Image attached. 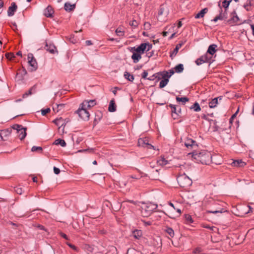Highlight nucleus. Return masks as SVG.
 I'll use <instances>...</instances> for the list:
<instances>
[{
	"instance_id": "f257e3e1",
	"label": "nucleus",
	"mask_w": 254,
	"mask_h": 254,
	"mask_svg": "<svg viewBox=\"0 0 254 254\" xmlns=\"http://www.w3.org/2000/svg\"><path fill=\"white\" fill-rule=\"evenodd\" d=\"M191 155L192 158L197 162L202 164H209L211 161V154L206 150H192L189 155Z\"/></svg>"
},
{
	"instance_id": "f03ea898",
	"label": "nucleus",
	"mask_w": 254,
	"mask_h": 254,
	"mask_svg": "<svg viewBox=\"0 0 254 254\" xmlns=\"http://www.w3.org/2000/svg\"><path fill=\"white\" fill-rule=\"evenodd\" d=\"M174 71L173 69L169 71H163L156 73L151 76L148 77V80H153L156 78L161 79L159 83V87L162 88L164 87L168 83L169 78L174 74Z\"/></svg>"
},
{
	"instance_id": "7ed1b4c3",
	"label": "nucleus",
	"mask_w": 254,
	"mask_h": 254,
	"mask_svg": "<svg viewBox=\"0 0 254 254\" xmlns=\"http://www.w3.org/2000/svg\"><path fill=\"white\" fill-rule=\"evenodd\" d=\"M157 208V205L148 203L143 204L141 207V214L143 217H148Z\"/></svg>"
},
{
	"instance_id": "20e7f679",
	"label": "nucleus",
	"mask_w": 254,
	"mask_h": 254,
	"mask_svg": "<svg viewBox=\"0 0 254 254\" xmlns=\"http://www.w3.org/2000/svg\"><path fill=\"white\" fill-rule=\"evenodd\" d=\"M179 185L182 188H187L191 186V180L185 173L180 174L177 178Z\"/></svg>"
},
{
	"instance_id": "39448f33",
	"label": "nucleus",
	"mask_w": 254,
	"mask_h": 254,
	"mask_svg": "<svg viewBox=\"0 0 254 254\" xmlns=\"http://www.w3.org/2000/svg\"><path fill=\"white\" fill-rule=\"evenodd\" d=\"M152 47V45L151 44L149 43H144L141 44L137 47H132L131 49L133 52L139 53V54L141 55V54H143L145 52H147L151 50Z\"/></svg>"
},
{
	"instance_id": "423d86ee",
	"label": "nucleus",
	"mask_w": 254,
	"mask_h": 254,
	"mask_svg": "<svg viewBox=\"0 0 254 254\" xmlns=\"http://www.w3.org/2000/svg\"><path fill=\"white\" fill-rule=\"evenodd\" d=\"M76 113L78 115L81 119L84 121H88L90 117V114L85 108H82L81 105L78 109L76 111Z\"/></svg>"
},
{
	"instance_id": "0eeeda50",
	"label": "nucleus",
	"mask_w": 254,
	"mask_h": 254,
	"mask_svg": "<svg viewBox=\"0 0 254 254\" xmlns=\"http://www.w3.org/2000/svg\"><path fill=\"white\" fill-rule=\"evenodd\" d=\"M138 144L140 146L148 149H155V147L149 143V139L147 137L139 138L138 140Z\"/></svg>"
},
{
	"instance_id": "6e6552de",
	"label": "nucleus",
	"mask_w": 254,
	"mask_h": 254,
	"mask_svg": "<svg viewBox=\"0 0 254 254\" xmlns=\"http://www.w3.org/2000/svg\"><path fill=\"white\" fill-rule=\"evenodd\" d=\"M28 64L31 67V70H35L37 68L38 64L32 54H28Z\"/></svg>"
},
{
	"instance_id": "1a4fd4ad",
	"label": "nucleus",
	"mask_w": 254,
	"mask_h": 254,
	"mask_svg": "<svg viewBox=\"0 0 254 254\" xmlns=\"http://www.w3.org/2000/svg\"><path fill=\"white\" fill-rule=\"evenodd\" d=\"M184 144L188 148L192 149L195 150L197 148L198 145L195 141L192 139H187L184 143Z\"/></svg>"
},
{
	"instance_id": "9d476101",
	"label": "nucleus",
	"mask_w": 254,
	"mask_h": 254,
	"mask_svg": "<svg viewBox=\"0 0 254 254\" xmlns=\"http://www.w3.org/2000/svg\"><path fill=\"white\" fill-rule=\"evenodd\" d=\"M95 100H84L80 105L82 108H85L86 109H90L96 105Z\"/></svg>"
},
{
	"instance_id": "9b49d317",
	"label": "nucleus",
	"mask_w": 254,
	"mask_h": 254,
	"mask_svg": "<svg viewBox=\"0 0 254 254\" xmlns=\"http://www.w3.org/2000/svg\"><path fill=\"white\" fill-rule=\"evenodd\" d=\"M210 57L208 58L207 54L201 56L199 58L195 61V63L199 65L204 63H208L210 59Z\"/></svg>"
},
{
	"instance_id": "f8f14e48",
	"label": "nucleus",
	"mask_w": 254,
	"mask_h": 254,
	"mask_svg": "<svg viewBox=\"0 0 254 254\" xmlns=\"http://www.w3.org/2000/svg\"><path fill=\"white\" fill-rule=\"evenodd\" d=\"M54 10L51 5H48L44 10V14L47 17H53Z\"/></svg>"
},
{
	"instance_id": "ddd939ff",
	"label": "nucleus",
	"mask_w": 254,
	"mask_h": 254,
	"mask_svg": "<svg viewBox=\"0 0 254 254\" xmlns=\"http://www.w3.org/2000/svg\"><path fill=\"white\" fill-rule=\"evenodd\" d=\"M17 8L16 3L14 2H12L11 5L8 7L7 10V15L8 16H12L14 14Z\"/></svg>"
},
{
	"instance_id": "4468645a",
	"label": "nucleus",
	"mask_w": 254,
	"mask_h": 254,
	"mask_svg": "<svg viewBox=\"0 0 254 254\" xmlns=\"http://www.w3.org/2000/svg\"><path fill=\"white\" fill-rule=\"evenodd\" d=\"M231 1V0H224L222 2V5L221 4L220 1H219L218 5L220 8V11H221V10H222V7H223L225 9L224 11H226L227 12V9L228 8Z\"/></svg>"
},
{
	"instance_id": "2eb2a0df",
	"label": "nucleus",
	"mask_w": 254,
	"mask_h": 254,
	"mask_svg": "<svg viewBox=\"0 0 254 254\" xmlns=\"http://www.w3.org/2000/svg\"><path fill=\"white\" fill-rule=\"evenodd\" d=\"M37 90V86L36 85H33L31 88L29 89V90L24 93L22 95V97L23 98H26L29 95H32V94L35 93Z\"/></svg>"
},
{
	"instance_id": "dca6fc26",
	"label": "nucleus",
	"mask_w": 254,
	"mask_h": 254,
	"mask_svg": "<svg viewBox=\"0 0 254 254\" xmlns=\"http://www.w3.org/2000/svg\"><path fill=\"white\" fill-rule=\"evenodd\" d=\"M227 18V12L226 11H223L221 10V11H220V13L218 15L216 16L212 21L214 22H216L218 20H224Z\"/></svg>"
},
{
	"instance_id": "f3484780",
	"label": "nucleus",
	"mask_w": 254,
	"mask_h": 254,
	"mask_svg": "<svg viewBox=\"0 0 254 254\" xmlns=\"http://www.w3.org/2000/svg\"><path fill=\"white\" fill-rule=\"evenodd\" d=\"M130 51L132 53V55L131 56V59H132L134 63H137L138 61L141 59V55L135 52H133L131 49Z\"/></svg>"
},
{
	"instance_id": "a211bd4d",
	"label": "nucleus",
	"mask_w": 254,
	"mask_h": 254,
	"mask_svg": "<svg viewBox=\"0 0 254 254\" xmlns=\"http://www.w3.org/2000/svg\"><path fill=\"white\" fill-rule=\"evenodd\" d=\"M65 105V104H54L53 105V111L55 113H58L64 109Z\"/></svg>"
},
{
	"instance_id": "6ab92c4d",
	"label": "nucleus",
	"mask_w": 254,
	"mask_h": 254,
	"mask_svg": "<svg viewBox=\"0 0 254 254\" xmlns=\"http://www.w3.org/2000/svg\"><path fill=\"white\" fill-rule=\"evenodd\" d=\"M231 165L234 167H243L246 165V163L242 160H234Z\"/></svg>"
},
{
	"instance_id": "aec40b11",
	"label": "nucleus",
	"mask_w": 254,
	"mask_h": 254,
	"mask_svg": "<svg viewBox=\"0 0 254 254\" xmlns=\"http://www.w3.org/2000/svg\"><path fill=\"white\" fill-rule=\"evenodd\" d=\"M11 130L10 129H5L0 131V136L1 139L4 140V137L9 136L11 133Z\"/></svg>"
},
{
	"instance_id": "412c9836",
	"label": "nucleus",
	"mask_w": 254,
	"mask_h": 254,
	"mask_svg": "<svg viewBox=\"0 0 254 254\" xmlns=\"http://www.w3.org/2000/svg\"><path fill=\"white\" fill-rule=\"evenodd\" d=\"M169 161H170L165 158L164 156H161L160 158L157 160V163L160 166H163L169 164Z\"/></svg>"
},
{
	"instance_id": "4be33fe9",
	"label": "nucleus",
	"mask_w": 254,
	"mask_h": 254,
	"mask_svg": "<svg viewBox=\"0 0 254 254\" xmlns=\"http://www.w3.org/2000/svg\"><path fill=\"white\" fill-rule=\"evenodd\" d=\"M217 48V45L215 44H212L210 45L207 50V53L211 55H213L215 54V53L216 52V48Z\"/></svg>"
},
{
	"instance_id": "5701e85b",
	"label": "nucleus",
	"mask_w": 254,
	"mask_h": 254,
	"mask_svg": "<svg viewBox=\"0 0 254 254\" xmlns=\"http://www.w3.org/2000/svg\"><path fill=\"white\" fill-rule=\"evenodd\" d=\"M164 231L167 234V237L170 238H173L174 236V230L170 227H166L164 229Z\"/></svg>"
},
{
	"instance_id": "b1692460",
	"label": "nucleus",
	"mask_w": 254,
	"mask_h": 254,
	"mask_svg": "<svg viewBox=\"0 0 254 254\" xmlns=\"http://www.w3.org/2000/svg\"><path fill=\"white\" fill-rule=\"evenodd\" d=\"M64 8L66 11H71L73 10L75 8V4H72L69 2H65L64 5Z\"/></svg>"
},
{
	"instance_id": "393cba45",
	"label": "nucleus",
	"mask_w": 254,
	"mask_h": 254,
	"mask_svg": "<svg viewBox=\"0 0 254 254\" xmlns=\"http://www.w3.org/2000/svg\"><path fill=\"white\" fill-rule=\"evenodd\" d=\"M208 11V9L207 8H204L201 10L198 13H197L194 17L195 19H198L200 18H202L204 17L205 13H206Z\"/></svg>"
},
{
	"instance_id": "a878e982",
	"label": "nucleus",
	"mask_w": 254,
	"mask_h": 254,
	"mask_svg": "<svg viewBox=\"0 0 254 254\" xmlns=\"http://www.w3.org/2000/svg\"><path fill=\"white\" fill-rule=\"evenodd\" d=\"M108 110L110 112H113L116 110V105L114 99L111 100L110 102V104L108 107Z\"/></svg>"
},
{
	"instance_id": "bb28decb",
	"label": "nucleus",
	"mask_w": 254,
	"mask_h": 254,
	"mask_svg": "<svg viewBox=\"0 0 254 254\" xmlns=\"http://www.w3.org/2000/svg\"><path fill=\"white\" fill-rule=\"evenodd\" d=\"M218 99L221 100V97H218L212 99V100L210 102H209V107L210 108H215V107H216L217 105L218 104Z\"/></svg>"
},
{
	"instance_id": "cd10ccee",
	"label": "nucleus",
	"mask_w": 254,
	"mask_h": 254,
	"mask_svg": "<svg viewBox=\"0 0 254 254\" xmlns=\"http://www.w3.org/2000/svg\"><path fill=\"white\" fill-rule=\"evenodd\" d=\"M132 235L135 239H139L142 235V233L141 230L136 229L132 231Z\"/></svg>"
},
{
	"instance_id": "c85d7f7f",
	"label": "nucleus",
	"mask_w": 254,
	"mask_h": 254,
	"mask_svg": "<svg viewBox=\"0 0 254 254\" xmlns=\"http://www.w3.org/2000/svg\"><path fill=\"white\" fill-rule=\"evenodd\" d=\"M46 47V50L52 54H54L56 52H57L56 47L53 44H50L49 45L47 44Z\"/></svg>"
},
{
	"instance_id": "c756f323",
	"label": "nucleus",
	"mask_w": 254,
	"mask_h": 254,
	"mask_svg": "<svg viewBox=\"0 0 254 254\" xmlns=\"http://www.w3.org/2000/svg\"><path fill=\"white\" fill-rule=\"evenodd\" d=\"M176 100L178 102L181 103L182 105H185L187 102L189 101V98L186 97H177Z\"/></svg>"
},
{
	"instance_id": "7c9ffc66",
	"label": "nucleus",
	"mask_w": 254,
	"mask_h": 254,
	"mask_svg": "<svg viewBox=\"0 0 254 254\" xmlns=\"http://www.w3.org/2000/svg\"><path fill=\"white\" fill-rule=\"evenodd\" d=\"M18 136L20 140L23 139L26 135V128H23L20 130V131H18Z\"/></svg>"
},
{
	"instance_id": "2f4dec72",
	"label": "nucleus",
	"mask_w": 254,
	"mask_h": 254,
	"mask_svg": "<svg viewBox=\"0 0 254 254\" xmlns=\"http://www.w3.org/2000/svg\"><path fill=\"white\" fill-rule=\"evenodd\" d=\"M190 109L194 111V112H199L201 110V108L199 106V104L195 102L191 107H190Z\"/></svg>"
},
{
	"instance_id": "473e14b6",
	"label": "nucleus",
	"mask_w": 254,
	"mask_h": 254,
	"mask_svg": "<svg viewBox=\"0 0 254 254\" xmlns=\"http://www.w3.org/2000/svg\"><path fill=\"white\" fill-rule=\"evenodd\" d=\"M253 0H248L246 3L244 4V7L247 10L250 11L251 10V7L254 5L252 2Z\"/></svg>"
},
{
	"instance_id": "72a5a7b5",
	"label": "nucleus",
	"mask_w": 254,
	"mask_h": 254,
	"mask_svg": "<svg viewBox=\"0 0 254 254\" xmlns=\"http://www.w3.org/2000/svg\"><path fill=\"white\" fill-rule=\"evenodd\" d=\"M116 34L120 37H123L124 36L125 32L123 28L120 26L116 30Z\"/></svg>"
},
{
	"instance_id": "f704fd0d",
	"label": "nucleus",
	"mask_w": 254,
	"mask_h": 254,
	"mask_svg": "<svg viewBox=\"0 0 254 254\" xmlns=\"http://www.w3.org/2000/svg\"><path fill=\"white\" fill-rule=\"evenodd\" d=\"M55 145H60L62 147H64L66 145V143L64 139H56L54 143Z\"/></svg>"
},
{
	"instance_id": "c9c22d12",
	"label": "nucleus",
	"mask_w": 254,
	"mask_h": 254,
	"mask_svg": "<svg viewBox=\"0 0 254 254\" xmlns=\"http://www.w3.org/2000/svg\"><path fill=\"white\" fill-rule=\"evenodd\" d=\"M53 122L57 126L60 127H62L64 124V122L62 118L55 120Z\"/></svg>"
},
{
	"instance_id": "e433bc0d",
	"label": "nucleus",
	"mask_w": 254,
	"mask_h": 254,
	"mask_svg": "<svg viewBox=\"0 0 254 254\" xmlns=\"http://www.w3.org/2000/svg\"><path fill=\"white\" fill-rule=\"evenodd\" d=\"M124 76L125 78L127 79L128 80L130 81H133L134 80V76L133 75L130 74L129 72L126 71L124 73Z\"/></svg>"
},
{
	"instance_id": "4c0bfd02",
	"label": "nucleus",
	"mask_w": 254,
	"mask_h": 254,
	"mask_svg": "<svg viewBox=\"0 0 254 254\" xmlns=\"http://www.w3.org/2000/svg\"><path fill=\"white\" fill-rule=\"evenodd\" d=\"M184 65L182 64H179L176 65V73H181L184 70Z\"/></svg>"
},
{
	"instance_id": "58836bf2",
	"label": "nucleus",
	"mask_w": 254,
	"mask_h": 254,
	"mask_svg": "<svg viewBox=\"0 0 254 254\" xmlns=\"http://www.w3.org/2000/svg\"><path fill=\"white\" fill-rule=\"evenodd\" d=\"M185 222L187 224H191L192 223L193 221L191 218V216L189 214H186L185 215Z\"/></svg>"
},
{
	"instance_id": "ea45409f",
	"label": "nucleus",
	"mask_w": 254,
	"mask_h": 254,
	"mask_svg": "<svg viewBox=\"0 0 254 254\" xmlns=\"http://www.w3.org/2000/svg\"><path fill=\"white\" fill-rule=\"evenodd\" d=\"M102 117V115L101 112L97 113L94 119V123H98L100 121Z\"/></svg>"
},
{
	"instance_id": "a19ab883",
	"label": "nucleus",
	"mask_w": 254,
	"mask_h": 254,
	"mask_svg": "<svg viewBox=\"0 0 254 254\" xmlns=\"http://www.w3.org/2000/svg\"><path fill=\"white\" fill-rule=\"evenodd\" d=\"M6 58L8 59L9 60H13L15 58V56L13 53H6L5 54Z\"/></svg>"
},
{
	"instance_id": "79ce46f5",
	"label": "nucleus",
	"mask_w": 254,
	"mask_h": 254,
	"mask_svg": "<svg viewBox=\"0 0 254 254\" xmlns=\"http://www.w3.org/2000/svg\"><path fill=\"white\" fill-rule=\"evenodd\" d=\"M233 16L231 18V20L233 21L234 22H237L239 20V17L237 15V13L236 12H234L233 13Z\"/></svg>"
},
{
	"instance_id": "37998d69",
	"label": "nucleus",
	"mask_w": 254,
	"mask_h": 254,
	"mask_svg": "<svg viewBox=\"0 0 254 254\" xmlns=\"http://www.w3.org/2000/svg\"><path fill=\"white\" fill-rule=\"evenodd\" d=\"M43 150L42 148L41 147H40V146H34L32 147L31 148V151L32 152H35V151H42Z\"/></svg>"
},
{
	"instance_id": "c03bdc74",
	"label": "nucleus",
	"mask_w": 254,
	"mask_h": 254,
	"mask_svg": "<svg viewBox=\"0 0 254 254\" xmlns=\"http://www.w3.org/2000/svg\"><path fill=\"white\" fill-rule=\"evenodd\" d=\"M184 42L183 41H180L179 44H178L176 46V55L178 53V50L184 45Z\"/></svg>"
},
{
	"instance_id": "a18cd8bd",
	"label": "nucleus",
	"mask_w": 254,
	"mask_h": 254,
	"mask_svg": "<svg viewBox=\"0 0 254 254\" xmlns=\"http://www.w3.org/2000/svg\"><path fill=\"white\" fill-rule=\"evenodd\" d=\"M119 186L121 188H124L127 186V181H121L119 182Z\"/></svg>"
},
{
	"instance_id": "49530a36",
	"label": "nucleus",
	"mask_w": 254,
	"mask_h": 254,
	"mask_svg": "<svg viewBox=\"0 0 254 254\" xmlns=\"http://www.w3.org/2000/svg\"><path fill=\"white\" fill-rule=\"evenodd\" d=\"M13 128L14 129H16L17 130V132H18V131H20V130H21V129L23 128V127H22V126H21V125H15L13 126Z\"/></svg>"
},
{
	"instance_id": "de8ad7c7",
	"label": "nucleus",
	"mask_w": 254,
	"mask_h": 254,
	"mask_svg": "<svg viewBox=\"0 0 254 254\" xmlns=\"http://www.w3.org/2000/svg\"><path fill=\"white\" fill-rule=\"evenodd\" d=\"M201 253V248H200L199 247L195 248L193 250V253L194 254H203V253Z\"/></svg>"
},
{
	"instance_id": "09e8293b",
	"label": "nucleus",
	"mask_w": 254,
	"mask_h": 254,
	"mask_svg": "<svg viewBox=\"0 0 254 254\" xmlns=\"http://www.w3.org/2000/svg\"><path fill=\"white\" fill-rule=\"evenodd\" d=\"M50 112V109L49 108H47L45 109H43L41 110V113L43 116H45L47 114L49 113Z\"/></svg>"
},
{
	"instance_id": "8fccbe9b",
	"label": "nucleus",
	"mask_w": 254,
	"mask_h": 254,
	"mask_svg": "<svg viewBox=\"0 0 254 254\" xmlns=\"http://www.w3.org/2000/svg\"><path fill=\"white\" fill-rule=\"evenodd\" d=\"M144 29L146 30H148L150 29L151 24L149 22H145L144 24Z\"/></svg>"
},
{
	"instance_id": "3c124183",
	"label": "nucleus",
	"mask_w": 254,
	"mask_h": 254,
	"mask_svg": "<svg viewBox=\"0 0 254 254\" xmlns=\"http://www.w3.org/2000/svg\"><path fill=\"white\" fill-rule=\"evenodd\" d=\"M129 25L131 26L136 27L138 25V22H137L136 20H132L129 23Z\"/></svg>"
},
{
	"instance_id": "603ef678",
	"label": "nucleus",
	"mask_w": 254,
	"mask_h": 254,
	"mask_svg": "<svg viewBox=\"0 0 254 254\" xmlns=\"http://www.w3.org/2000/svg\"><path fill=\"white\" fill-rule=\"evenodd\" d=\"M141 221L145 226H150L152 224V222L150 221H146L144 220H142Z\"/></svg>"
},
{
	"instance_id": "864d4df0",
	"label": "nucleus",
	"mask_w": 254,
	"mask_h": 254,
	"mask_svg": "<svg viewBox=\"0 0 254 254\" xmlns=\"http://www.w3.org/2000/svg\"><path fill=\"white\" fill-rule=\"evenodd\" d=\"M147 75H148V72L144 70L143 72V73H142V75H141L142 78H143L144 79H148V78H147Z\"/></svg>"
},
{
	"instance_id": "5fc2aeb1",
	"label": "nucleus",
	"mask_w": 254,
	"mask_h": 254,
	"mask_svg": "<svg viewBox=\"0 0 254 254\" xmlns=\"http://www.w3.org/2000/svg\"><path fill=\"white\" fill-rule=\"evenodd\" d=\"M246 208H248V210L245 212V214H247V213H249L250 212H252L253 211V208L251 206H249V205H248L247 206L245 207Z\"/></svg>"
},
{
	"instance_id": "6e6d98bb",
	"label": "nucleus",
	"mask_w": 254,
	"mask_h": 254,
	"mask_svg": "<svg viewBox=\"0 0 254 254\" xmlns=\"http://www.w3.org/2000/svg\"><path fill=\"white\" fill-rule=\"evenodd\" d=\"M16 192L18 194H21L22 193V190L20 188H16L15 190Z\"/></svg>"
},
{
	"instance_id": "4d7b16f0",
	"label": "nucleus",
	"mask_w": 254,
	"mask_h": 254,
	"mask_svg": "<svg viewBox=\"0 0 254 254\" xmlns=\"http://www.w3.org/2000/svg\"><path fill=\"white\" fill-rule=\"evenodd\" d=\"M85 249L89 252H92L93 249L91 248L89 245H85Z\"/></svg>"
},
{
	"instance_id": "13d9d810",
	"label": "nucleus",
	"mask_w": 254,
	"mask_h": 254,
	"mask_svg": "<svg viewBox=\"0 0 254 254\" xmlns=\"http://www.w3.org/2000/svg\"><path fill=\"white\" fill-rule=\"evenodd\" d=\"M238 110L235 113V114L233 115L232 116V117H231V118L230 119L229 122L230 124L232 123L233 120L236 117V114L238 113Z\"/></svg>"
},
{
	"instance_id": "bf43d9fd",
	"label": "nucleus",
	"mask_w": 254,
	"mask_h": 254,
	"mask_svg": "<svg viewBox=\"0 0 254 254\" xmlns=\"http://www.w3.org/2000/svg\"><path fill=\"white\" fill-rule=\"evenodd\" d=\"M54 172L56 175H58L60 173V170L56 167H54Z\"/></svg>"
},
{
	"instance_id": "052dcab7",
	"label": "nucleus",
	"mask_w": 254,
	"mask_h": 254,
	"mask_svg": "<svg viewBox=\"0 0 254 254\" xmlns=\"http://www.w3.org/2000/svg\"><path fill=\"white\" fill-rule=\"evenodd\" d=\"M67 245L70 247L71 248V249H72L73 250H75V251H77V248L76 246H75L74 245H72L71 244H70V243H67Z\"/></svg>"
},
{
	"instance_id": "680f3d73",
	"label": "nucleus",
	"mask_w": 254,
	"mask_h": 254,
	"mask_svg": "<svg viewBox=\"0 0 254 254\" xmlns=\"http://www.w3.org/2000/svg\"><path fill=\"white\" fill-rule=\"evenodd\" d=\"M60 235L63 237L64 238V239H66V240H68V237L66 235H65V234L63 233H60Z\"/></svg>"
},
{
	"instance_id": "e2e57ef3",
	"label": "nucleus",
	"mask_w": 254,
	"mask_h": 254,
	"mask_svg": "<svg viewBox=\"0 0 254 254\" xmlns=\"http://www.w3.org/2000/svg\"><path fill=\"white\" fill-rule=\"evenodd\" d=\"M208 213H213V214H215V213H222V212L221 211H207Z\"/></svg>"
},
{
	"instance_id": "0e129e2a",
	"label": "nucleus",
	"mask_w": 254,
	"mask_h": 254,
	"mask_svg": "<svg viewBox=\"0 0 254 254\" xmlns=\"http://www.w3.org/2000/svg\"><path fill=\"white\" fill-rule=\"evenodd\" d=\"M85 43L87 46H90V45H92V43L91 41H90V40H87L85 42Z\"/></svg>"
},
{
	"instance_id": "69168bd1",
	"label": "nucleus",
	"mask_w": 254,
	"mask_h": 254,
	"mask_svg": "<svg viewBox=\"0 0 254 254\" xmlns=\"http://www.w3.org/2000/svg\"><path fill=\"white\" fill-rule=\"evenodd\" d=\"M163 12V8L162 7H160V9H159V12H158V14L159 15H161V14H162Z\"/></svg>"
},
{
	"instance_id": "338daca9",
	"label": "nucleus",
	"mask_w": 254,
	"mask_h": 254,
	"mask_svg": "<svg viewBox=\"0 0 254 254\" xmlns=\"http://www.w3.org/2000/svg\"><path fill=\"white\" fill-rule=\"evenodd\" d=\"M4 5V2L2 0H0V8H1L3 7Z\"/></svg>"
},
{
	"instance_id": "774afa93",
	"label": "nucleus",
	"mask_w": 254,
	"mask_h": 254,
	"mask_svg": "<svg viewBox=\"0 0 254 254\" xmlns=\"http://www.w3.org/2000/svg\"><path fill=\"white\" fill-rule=\"evenodd\" d=\"M251 26L253 30V35L254 36V24L251 25Z\"/></svg>"
}]
</instances>
